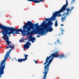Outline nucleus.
<instances>
[{"instance_id":"obj_19","label":"nucleus","mask_w":79,"mask_h":79,"mask_svg":"<svg viewBox=\"0 0 79 79\" xmlns=\"http://www.w3.org/2000/svg\"><path fill=\"white\" fill-rule=\"evenodd\" d=\"M35 63H36V64L38 63V61H37V60H36L35 61Z\"/></svg>"},{"instance_id":"obj_28","label":"nucleus","mask_w":79,"mask_h":79,"mask_svg":"<svg viewBox=\"0 0 79 79\" xmlns=\"http://www.w3.org/2000/svg\"><path fill=\"white\" fill-rule=\"evenodd\" d=\"M0 41H1V40H0Z\"/></svg>"},{"instance_id":"obj_17","label":"nucleus","mask_w":79,"mask_h":79,"mask_svg":"<svg viewBox=\"0 0 79 79\" xmlns=\"http://www.w3.org/2000/svg\"><path fill=\"white\" fill-rule=\"evenodd\" d=\"M58 43H60V40H59V39H57V40Z\"/></svg>"},{"instance_id":"obj_5","label":"nucleus","mask_w":79,"mask_h":79,"mask_svg":"<svg viewBox=\"0 0 79 79\" xmlns=\"http://www.w3.org/2000/svg\"><path fill=\"white\" fill-rule=\"evenodd\" d=\"M67 5L68 4H67L66 5H64L63 6L61 7V9L58 11H55V12H53L52 15V17L53 18V20H56V16H58V17H60L61 14H60L61 12H63L64 11H66V8H67Z\"/></svg>"},{"instance_id":"obj_2","label":"nucleus","mask_w":79,"mask_h":79,"mask_svg":"<svg viewBox=\"0 0 79 79\" xmlns=\"http://www.w3.org/2000/svg\"><path fill=\"white\" fill-rule=\"evenodd\" d=\"M6 43H7V45H8V46H6V48L7 49H8L9 48H10L11 49H10L6 53L5 56L4 57V59L3 60H2L0 64V73L2 74H4V69L5 68V64L6 61L8 58V56H10V54L12 50H14L13 48L15 47V44L10 45V44H11V42L10 41H9V40H6Z\"/></svg>"},{"instance_id":"obj_4","label":"nucleus","mask_w":79,"mask_h":79,"mask_svg":"<svg viewBox=\"0 0 79 79\" xmlns=\"http://www.w3.org/2000/svg\"><path fill=\"white\" fill-rule=\"evenodd\" d=\"M53 17L52 16V17L50 18L45 19V21H44L42 23L41 25L40 26L38 25L39 23H37V24H34V25L33 26L34 28L35 26L36 27H43L44 26H45L47 24H53V22H52L51 20L54 21L53 20Z\"/></svg>"},{"instance_id":"obj_29","label":"nucleus","mask_w":79,"mask_h":79,"mask_svg":"<svg viewBox=\"0 0 79 79\" xmlns=\"http://www.w3.org/2000/svg\"><path fill=\"white\" fill-rule=\"evenodd\" d=\"M34 61H35V60H34Z\"/></svg>"},{"instance_id":"obj_11","label":"nucleus","mask_w":79,"mask_h":79,"mask_svg":"<svg viewBox=\"0 0 79 79\" xmlns=\"http://www.w3.org/2000/svg\"><path fill=\"white\" fill-rule=\"evenodd\" d=\"M27 1H29V2H34V3H39V0H27Z\"/></svg>"},{"instance_id":"obj_18","label":"nucleus","mask_w":79,"mask_h":79,"mask_svg":"<svg viewBox=\"0 0 79 79\" xmlns=\"http://www.w3.org/2000/svg\"><path fill=\"white\" fill-rule=\"evenodd\" d=\"M61 31L62 32V35H63V32H64V30H62Z\"/></svg>"},{"instance_id":"obj_1","label":"nucleus","mask_w":79,"mask_h":79,"mask_svg":"<svg viewBox=\"0 0 79 79\" xmlns=\"http://www.w3.org/2000/svg\"><path fill=\"white\" fill-rule=\"evenodd\" d=\"M34 24L32 23L31 22L28 21L27 23L24 24L23 26V29H16L15 28L13 27H5L3 25H1L0 23V29H2V35H3L2 36L3 39H5L6 37V40H9L8 37L11 36L10 34H13V35H14L16 34V32H20L22 34H24L27 32L28 35H32V32L31 30L34 28Z\"/></svg>"},{"instance_id":"obj_9","label":"nucleus","mask_w":79,"mask_h":79,"mask_svg":"<svg viewBox=\"0 0 79 79\" xmlns=\"http://www.w3.org/2000/svg\"><path fill=\"white\" fill-rule=\"evenodd\" d=\"M30 45H31V44L29 41H27L26 44H25L24 46L23 50H24L25 49L27 48L28 49L29 48H30Z\"/></svg>"},{"instance_id":"obj_3","label":"nucleus","mask_w":79,"mask_h":79,"mask_svg":"<svg viewBox=\"0 0 79 79\" xmlns=\"http://www.w3.org/2000/svg\"><path fill=\"white\" fill-rule=\"evenodd\" d=\"M53 23H47L46 25V26L43 27L42 28L36 27V28L32 29L33 32L34 33H37L40 35H43L45 32V31L50 32L53 31V29L52 28V25Z\"/></svg>"},{"instance_id":"obj_23","label":"nucleus","mask_w":79,"mask_h":79,"mask_svg":"<svg viewBox=\"0 0 79 79\" xmlns=\"http://www.w3.org/2000/svg\"><path fill=\"white\" fill-rule=\"evenodd\" d=\"M27 38H26L25 39H24V40H27Z\"/></svg>"},{"instance_id":"obj_27","label":"nucleus","mask_w":79,"mask_h":79,"mask_svg":"<svg viewBox=\"0 0 79 79\" xmlns=\"http://www.w3.org/2000/svg\"><path fill=\"white\" fill-rule=\"evenodd\" d=\"M23 34L22 35H23Z\"/></svg>"},{"instance_id":"obj_15","label":"nucleus","mask_w":79,"mask_h":79,"mask_svg":"<svg viewBox=\"0 0 79 79\" xmlns=\"http://www.w3.org/2000/svg\"><path fill=\"white\" fill-rule=\"evenodd\" d=\"M75 1V0H72V1L71 2V4H73L74 2Z\"/></svg>"},{"instance_id":"obj_24","label":"nucleus","mask_w":79,"mask_h":79,"mask_svg":"<svg viewBox=\"0 0 79 79\" xmlns=\"http://www.w3.org/2000/svg\"><path fill=\"white\" fill-rule=\"evenodd\" d=\"M0 33H2V31H0Z\"/></svg>"},{"instance_id":"obj_14","label":"nucleus","mask_w":79,"mask_h":79,"mask_svg":"<svg viewBox=\"0 0 79 79\" xmlns=\"http://www.w3.org/2000/svg\"><path fill=\"white\" fill-rule=\"evenodd\" d=\"M24 40H23V39H22L20 40L19 41V42L21 43V42H23V41H24Z\"/></svg>"},{"instance_id":"obj_20","label":"nucleus","mask_w":79,"mask_h":79,"mask_svg":"<svg viewBox=\"0 0 79 79\" xmlns=\"http://www.w3.org/2000/svg\"><path fill=\"white\" fill-rule=\"evenodd\" d=\"M16 34H19V32H16Z\"/></svg>"},{"instance_id":"obj_21","label":"nucleus","mask_w":79,"mask_h":79,"mask_svg":"<svg viewBox=\"0 0 79 79\" xmlns=\"http://www.w3.org/2000/svg\"><path fill=\"white\" fill-rule=\"evenodd\" d=\"M60 26H64V25L63 24H61L60 25Z\"/></svg>"},{"instance_id":"obj_10","label":"nucleus","mask_w":79,"mask_h":79,"mask_svg":"<svg viewBox=\"0 0 79 79\" xmlns=\"http://www.w3.org/2000/svg\"><path fill=\"white\" fill-rule=\"evenodd\" d=\"M28 41L32 42V43H34L35 41V38L32 37V36L31 35L28 38Z\"/></svg>"},{"instance_id":"obj_25","label":"nucleus","mask_w":79,"mask_h":79,"mask_svg":"<svg viewBox=\"0 0 79 79\" xmlns=\"http://www.w3.org/2000/svg\"><path fill=\"white\" fill-rule=\"evenodd\" d=\"M55 44H56V42L54 43Z\"/></svg>"},{"instance_id":"obj_16","label":"nucleus","mask_w":79,"mask_h":79,"mask_svg":"<svg viewBox=\"0 0 79 79\" xmlns=\"http://www.w3.org/2000/svg\"><path fill=\"white\" fill-rule=\"evenodd\" d=\"M66 3L65 5H66V4L67 3V6H68V0H66Z\"/></svg>"},{"instance_id":"obj_13","label":"nucleus","mask_w":79,"mask_h":79,"mask_svg":"<svg viewBox=\"0 0 79 79\" xmlns=\"http://www.w3.org/2000/svg\"><path fill=\"white\" fill-rule=\"evenodd\" d=\"M45 0H38V3H40V2H42L44 1H45Z\"/></svg>"},{"instance_id":"obj_6","label":"nucleus","mask_w":79,"mask_h":79,"mask_svg":"<svg viewBox=\"0 0 79 79\" xmlns=\"http://www.w3.org/2000/svg\"><path fill=\"white\" fill-rule=\"evenodd\" d=\"M74 7H72L71 9H70L69 8H66V10L67 12H64L63 15H62V21L63 22L64 20H65L66 19V16H68V15L70 13H71V11H72V10L74 9Z\"/></svg>"},{"instance_id":"obj_12","label":"nucleus","mask_w":79,"mask_h":79,"mask_svg":"<svg viewBox=\"0 0 79 79\" xmlns=\"http://www.w3.org/2000/svg\"><path fill=\"white\" fill-rule=\"evenodd\" d=\"M55 27H57L58 26V21L57 20H56L55 22Z\"/></svg>"},{"instance_id":"obj_22","label":"nucleus","mask_w":79,"mask_h":79,"mask_svg":"<svg viewBox=\"0 0 79 79\" xmlns=\"http://www.w3.org/2000/svg\"><path fill=\"white\" fill-rule=\"evenodd\" d=\"M37 37H40V36L39 35H38L37 36Z\"/></svg>"},{"instance_id":"obj_8","label":"nucleus","mask_w":79,"mask_h":79,"mask_svg":"<svg viewBox=\"0 0 79 79\" xmlns=\"http://www.w3.org/2000/svg\"><path fill=\"white\" fill-rule=\"evenodd\" d=\"M29 56L27 55H24V57H25V58L23 59H19L18 60V62L19 63H21V62L23 61H25L26 60H27V56Z\"/></svg>"},{"instance_id":"obj_26","label":"nucleus","mask_w":79,"mask_h":79,"mask_svg":"<svg viewBox=\"0 0 79 79\" xmlns=\"http://www.w3.org/2000/svg\"><path fill=\"white\" fill-rule=\"evenodd\" d=\"M15 61H17V60L15 59Z\"/></svg>"},{"instance_id":"obj_7","label":"nucleus","mask_w":79,"mask_h":79,"mask_svg":"<svg viewBox=\"0 0 79 79\" xmlns=\"http://www.w3.org/2000/svg\"><path fill=\"white\" fill-rule=\"evenodd\" d=\"M49 66H50V65H45L44 66V71L43 73V74H44V76L42 79H46L47 75L49 71Z\"/></svg>"}]
</instances>
